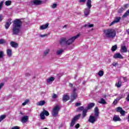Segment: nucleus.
Here are the masks:
<instances>
[{
	"instance_id": "nucleus-1",
	"label": "nucleus",
	"mask_w": 129,
	"mask_h": 129,
	"mask_svg": "<svg viewBox=\"0 0 129 129\" xmlns=\"http://www.w3.org/2000/svg\"><path fill=\"white\" fill-rule=\"evenodd\" d=\"M22 29V21L19 19L15 20L13 22L12 33L13 35L18 36L21 32Z\"/></svg>"
},
{
	"instance_id": "nucleus-2",
	"label": "nucleus",
	"mask_w": 129,
	"mask_h": 129,
	"mask_svg": "<svg viewBox=\"0 0 129 129\" xmlns=\"http://www.w3.org/2000/svg\"><path fill=\"white\" fill-rule=\"evenodd\" d=\"M99 116V111L98 110V108L97 107H96L94 109V116L91 115L89 117L88 121H89V122H90V123H95Z\"/></svg>"
},
{
	"instance_id": "nucleus-3",
	"label": "nucleus",
	"mask_w": 129,
	"mask_h": 129,
	"mask_svg": "<svg viewBox=\"0 0 129 129\" xmlns=\"http://www.w3.org/2000/svg\"><path fill=\"white\" fill-rule=\"evenodd\" d=\"M103 36L105 39H106V38H112L113 36V29L109 28L104 30Z\"/></svg>"
},
{
	"instance_id": "nucleus-4",
	"label": "nucleus",
	"mask_w": 129,
	"mask_h": 129,
	"mask_svg": "<svg viewBox=\"0 0 129 129\" xmlns=\"http://www.w3.org/2000/svg\"><path fill=\"white\" fill-rule=\"evenodd\" d=\"M86 6L88 8H85L84 10V16L86 17H88L90 14V9H91V7H92L91 5V0H88Z\"/></svg>"
},
{
	"instance_id": "nucleus-5",
	"label": "nucleus",
	"mask_w": 129,
	"mask_h": 129,
	"mask_svg": "<svg viewBox=\"0 0 129 129\" xmlns=\"http://www.w3.org/2000/svg\"><path fill=\"white\" fill-rule=\"evenodd\" d=\"M79 37H80V34H78L77 35L73 36L71 38H69L68 39H67V46H70V45H72V44L74 43V41H75L76 39L78 38H79Z\"/></svg>"
},
{
	"instance_id": "nucleus-6",
	"label": "nucleus",
	"mask_w": 129,
	"mask_h": 129,
	"mask_svg": "<svg viewBox=\"0 0 129 129\" xmlns=\"http://www.w3.org/2000/svg\"><path fill=\"white\" fill-rule=\"evenodd\" d=\"M60 111V105H55L52 109V115L54 116V117H56V116H58V113H59V111Z\"/></svg>"
},
{
	"instance_id": "nucleus-7",
	"label": "nucleus",
	"mask_w": 129,
	"mask_h": 129,
	"mask_svg": "<svg viewBox=\"0 0 129 129\" xmlns=\"http://www.w3.org/2000/svg\"><path fill=\"white\" fill-rule=\"evenodd\" d=\"M75 91H76V89L75 88L74 89L73 93L71 94V100L70 102H73V101H74V100L77 98V96H78V95H77V93L75 92Z\"/></svg>"
},
{
	"instance_id": "nucleus-8",
	"label": "nucleus",
	"mask_w": 129,
	"mask_h": 129,
	"mask_svg": "<svg viewBox=\"0 0 129 129\" xmlns=\"http://www.w3.org/2000/svg\"><path fill=\"white\" fill-rule=\"evenodd\" d=\"M45 115L48 116L49 115V112L47 110H44L40 113V118L41 119H45Z\"/></svg>"
},
{
	"instance_id": "nucleus-9",
	"label": "nucleus",
	"mask_w": 129,
	"mask_h": 129,
	"mask_svg": "<svg viewBox=\"0 0 129 129\" xmlns=\"http://www.w3.org/2000/svg\"><path fill=\"white\" fill-rule=\"evenodd\" d=\"M59 44L61 46L67 45V39L66 38H61L59 40Z\"/></svg>"
},
{
	"instance_id": "nucleus-10",
	"label": "nucleus",
	"mask_w": 129,
	"mask_h": 129,
	"mask_svg": "<svg viewBox=\"0 0 129 129\" xmlns=\"http://www.w3.org/2000/svg\"><path fill=\"white\" fill-rule=\"evenodd\" d=\"M28 120L29 116L27 115H25L21 117V121L23 123H26V122H28Z\"/></svg>"
},
{
	"instance_id": "nucleus-11",
	"label": "nucleus",
	"mask_w": 129,
	"mask_h": 129,
	"mask_svg": "<svg viewBox=\"0 0 129 129\" xmlns=\"http://www.w3.org/2000/svg\"><path fill=\"white\" fill-rule=\"evenodd\" d=\"M11 25H12V19H9L8 20V21L6 22V24L5 25V28L6 30H8V29L10 28Z\"/></svg>"
},
{
	"instance_id": "nucleus-12",
	"label": "nucleus",
	"mask_w": 129,
	"mask_h": 129,
	"mask_svg": "<svg viewBox=\"0 0 129 129\" xmlns=\"http://www.w3.org/2000/svg\"><path fill=\"white\" fill-rule=\"evenodd\" d=\"M31 2L35 6H40L42 4V1L41 0H32Z\"/></svg>"
},
{
	"instance_id": "nucleus-13",
	"label": "nucleus",
	"mask_w": 129,
	"mask_h": 129,
	"mask_svg": "<svg viewBox=\"0 0 129 129\" xmlns=\"http://www.w3.org/2000/svg\"><path fill=\"white\" fill-rule=\"evenodd\" d=\"M49 27V23H46L45 24L42 25L39 27V30H46Z\"/></svg>"
},
{
	"instance_id": "nucleus-14",
	"label": "nucleus",
	"mask_w": 129,
	"mask_h": 129,
	"mask_svg": "<svg viewBox=\"0 0 129 129\" xmlns=\"http://www.w3.org/2000/svg\"><path fill=\"white\" fill-rule=\"evenodd\" d=\"M114 58L115 59H123V56L119 53H116L114 54Z\"/></svg>"
},
{
	"instance_id": "nucleus-15",
	"label": "nucleus",
	"mask_w": 129,
	"mask_h": 129,
	"mask_svg": "<svg viewBox=\"0 0 129 129\" xmlns=\"http://www.w3.org/2000/svg\"><path fill=\"white\" fill-rule=\"evenodd\" d=\"M121 98H123V95H120L118 98L115 99L113 102L114 105H116V104L119 101L120 99H121Z\"/></svg>"
},
{
	"instance_id": "nucleus-16",
	"label": "nucleus",
	"mask_w": 129,
	"mask_h": 129,
	"mask_svg": "<svg viewBox=\"0 0 129 129\" xmlns=\"http://www.w3.org/2000/svg\"><path fill=\"white\" fill-rule=\"evenodd\" d=\"M70 97H69V95H68V94H66L63 95L62 100L63 101H64V102H66V101H68L69 100Z\"/></svg>"
},
{
	"instance_id": "nucleus-17",
	"label": "nucleus",
	"mask_w": 129,
	"mask_h": 129,
	"mask_svg": "<svg viewBox=\"0 0 129 129\" xmlns=\"http://www.w3.org/2000/svg\"><path fill=\"white\" fill-rule=\"evenodd\" d=\"M10 45L11 47H12L13 48H18V46H19L18 43L15 42L14 41H11L10 42Z\"/></svg>"
},
{
	"instance_id": "nucleus-18",
	"label": "nucleus",
	"mask_w": 129,
	"mask_h": 129,
	"mask_svg": "<svg viewBox=\"0 0 129 129\" xmlns=\"http://www.w3.org/2000/svg\"><path fill=\"white\" fill-rule=\"evenodd\" d=\"M6 52L8 57H12V55L13 54V50H12V49H8Z\"/></svg>"
},
{
	"instance_id": "nucleus-19",
	"label": "nucleus",
	"mask_w": 129,
	"mask_h": 129,
	"mask_svg": "<svg viewBox=\"0 0 129 129\" xmlns=\"http://www.w3.org/2000/svg\"><path fill=\"white\" fill-rule=\"evenodd\" d=\"M120 52L121 53H126L127 52L126 47L125 46H121Z\"/></svg>"
},
{
	"instance_id": "nucleus-20",
	"label": "nucleus",
	"mask_w": 129,
	"mask_h": 129,
	"mask_svg": "<svg viewBox=\"0 0 129 129\" xmlns=\"http://www.w3.org/2000/svg\"><path fill=\"white\" fill-rule=\"evenodd\" d=\"M114 121H120L121 119L119 117V116L115 115L113 117Z\"/></svg>"
},
{
	"instance_id": "nucleus-21",
	"label": "nucleus",
	"mask_w": 129,
	"mask_h": 129,
	"mask_svg": "<svg viewBox=\"0 0 129 129\" xmlns=\"http://www.w3.org/2000/svg\"><path fill=\"white\" fill-rule=\"evenodd\" d=\"M63 52H64V50L62 49H60L56 51V54L57 55V56H60V55H62Z\"/></svg>"
},
{
	"instance_id": "nucleus-22",
	"label": "nucleus",
	"mask_w": 129,
	"mask_h": 129,
	"mask_svg": "<svg viewBox=\"0 0 129 129\" xmlns=\"http://www.w3.org/2000/svg\"><path fill=\"white\" fill-rule=\"evenodd\" d=\"M49 52H50V49L49 48L46 49L44 51L43 56L44 57L46 56L49 54Z\"/></svg>"
},
{
	"instance_id": "nucleus-23",
	"label": "nucleus",
	"mask_w": 129,
	"mask_h": 129,
	"mask_svg": "<svg viewBox=\"0 0 129 129\" xmlns=\"http://www.w3.org/2000/svg\"><path fill=\"white\" fill-rule=\"evenodd\" d=\"M55 80V78L54 77H50L46 80L47 83H52L53 81Z\"/></svg>"
},
{
	"instance_id": "nucleus-24",
	"label": "nucleus",
	"mask_w": 129,
	"mask_h": 129,
	"mask_svg": "<svg viewBox=\"0 0 129 129\" xmlns=\"http://www.w3.org/2000/svg\"><path fill=\"white\" fill-rule=\"evenodd\" d=\"M94 26V25L93 24H90V23H87L85 24L84 27L85 28H92Z\"/></svg>"
},
{
	"instance_id": "nucleus-25",
	"label": "nucleus",
	"mask_w": 129,
	"mask_h": 129,
	"mask_svg": "<svg viewBox=\"0 0 129 129\" xmlns=\"http://www.w3.org/2000/svg\"><path fill=\"white\" fill-rule=\"evenodd\" d=\"M80 116H81V114H79L76 115L73 119H74L76 121H77V120L80 118Z\"/></svg>"
},
{
	"instance_id": "nucleus-26",
	"label": "nucleus",
	"mask_w": 129,
	"mask_h": 129,
	"mask_svg": "<svg viewBox=\"0 0 129 129\" xmlns=\"http://www.w3.org/2000/svg\"><path fill=\"white\" fill-rule=\"evenodd\" d=\"M45 103H46L45 101H40L37 103V105H38V106H42V105H44Z\"/></svg>"
},
{
	"instance_id": "nucleus-27",
	"label": "nucleus",
	"mask_w": 129,
	"mask_h": 129,
	"mask_svg": "<svg viewBox=\"0 0 129 129\" xmlns=\"http://www.w3.org/2000/svg\"><path fill=\"white\" fill-rule=\"evenodd\" d=\"M95 105V104L94 103H91L89 104L87 109L88 110L92 108V107H93V106H94Z\"/></svg>"
},
{
	"instance_id": "nucleus-28",
	"label": "nucleus",
	"mask_w": 129,
	"mask_h": 129,
	"mask_svg": "<svg viewBox=\"0 0 129 129\" xmlns=\"http://www.w3.org/2000/svg\"><path fill=\"white\" fill-rule=\"evenodd\" d=\"M119 21H120V17H115L113 21V24L119 23Z\"/></svg>"
},
{
	"instance_id": "nucleus-29",
	"label": "nucleus",
	"mask_w": 129,
	"mask_h": 129,
	"mask_svg": "<svg viewBox=\"0 0 129 129\" xmlns=\"http://www.w3.org/2000/svg\"><path fill=\"white\" fill-rule=\"evenodd\" d=\"M87 110H88V109H85L83 110V117L84 118L85 116H86V113H87Z\"/></svg>"
},
{
	"instance_id": "nucleus-30",
	"label": "nucleus",
	"mask_w": 129,
	"mask_h": 129,
	"mask_svg": "<svg viewBox=\"0 0 129 129\" xmlns=\"http://www.w3.org/2000/svg\"><path fill=\"white\" fill-rule=\"evenodd\" d=\"M115 86L118 88H119L121 86V81L119 80L118 82L115 84Z\"/></svg>"
},
{
	"instance_id": "nucleus-31",
	"label": "nucleus",
	"mask_w": 129,
	"mask_h": 129,
	"mask_svg": "<svg viewBox=\"0 0 129 129\" xmlns=\"http://www.w3.org/2000/svg\"><path fill=\"white\" fill-rule=\"evenodd\" d=\"M76 122V121H75V120H74V119H72L70 123V126L71 127H73V126H74V124H75Z\"/></svg>"
},
{
	"instance_id": "nucleus-32",
	"label": "nucleus",
	"mask_w": 129,
	"mask_h": 129,
	"mask_svg": "<svg viewBox=\"0 0 129 129\" xmlns=\"http://www.w3.org/2000/svg\"><path fill=\"white\" fill-rule=\"evenodd\" d=\"M29 102H30V100L29 99L25 100L24 103H22L23 106H25V105H27V104H28Z\"/></svg>"
},
{
	"instance_id": "nucleus-33",
	"label": "nucleus",
	"mask_w": 129,
	"mask_h": 129,
	"mask_svg": "<svg viewBox=\"0 0 129 129\" xmlns=\"http://www.w3.org/2000/svg\"><path fill=\"white\" fill-rule=\"evenodd\" d=\"M82 110H84V107L83 106L79 107L77 109V111L78 112L82 111Z\"/></svg>"
},
{
	"instance_id": "nucleus-34",
	"label": "nucleus",
	"mask_w": 129,
	"mask_h": 129,
	"mask_svg": "<svg viewBox=\"0 0 129 129\" xmlns=\"http://www.w3.org/2000/svg\"><path fill=\"white\" fill-rule=\"evenodd\" d=\"M99 103H101L102 104H105L106 103V102L105 101V100L103 98H101L100 101H99Z\"/></svg>"
},
{
	"instance_id": "nucleus-35",
	"label": "nucleus",
	"mask_w": 129,
	"mask_h": 129,
	"mask_svg": "<svg viewBox=\"0 0 129 129\" xmlns=\"http://www.w3.org/2000/svg\"><path fill=\"white\" fill-rule=\"evenodd\" d=\"M127 16H129V10H127L122 16V18H126Z\"/></svg>"
},
{
	"instance_id": "nucleus-36",
	"label": "nucleus",
	"mask_w": 129,
	"mask_h": 129,
	"mask_svg": "<svg viewBox=\"0 0 129 129\" xmlns=\"http://www.w3.org/2000/svg\"><path fill=\"white\" fill-rule=\"evenodd\" d=\"M103 74H104V73L103 71H99L98 73V75L100 77L103 76Z\"/></svg>"
},
{
	"instance_id": "nucleus-37",
	"label": "nucleus",
	"mask_w": 129,
	"mask_h": 129,
	"mask_svg": "<svg viewBox=\"0 0 129 129\" xmlns=\"http://www.w3.org/2000/svg\"><path fill=\"white\" fill-rule=\"evenodd\" d=\"M6 40L4 39H0V44L3 45V44H6Z\"/></svg>"
},
{
	"instance_id": "nucleus-38",
	"label": "nucleus",
	"mask_w": 129,
	"mask_h": 129,
	"mask_svg": "<svg viewBox=\"0 0 129 129\" xmlns=\"http://www.w3.org/2000/svg\"><path fill=\"white\" fill-rule=\"evenodd\" d=\"M6 6H11L12 5V1H7L5 2Z\"/></svg>"
},
{
	"instance_id": "nucleus-39",
	"label": "nucleus",
	"mask_w": 129,
	"mask_h": 129,
	"mask_svg": "<svg viewBox=\"0 0 129 129\" xmlns=\"http://www.w3.org/2000/svg\"><path fill=\"white\" fill-rule=\"evenodd\" d=\"M58 6V4H53L52 5H51L50 7L51 8V9H56V8H57Z\"/></svg>"
},
{
	"instance_id": "nucleus-40",
	"label": "nucleus",
	"mask_w": 129,
	"mask_h": 129,
	"mask_svg": "<svg viewBox=\"0 0 129 129\" xmlns=\"http://www.w3.org/2000/svg\"><path fill=\"white\" fill-rule=\"evenodd\" d=\"M6 118V115H2L0 116V122Z\"/></svg>"
},
{
	"instance_id": "nucleus-41",
	"label": "nucleus",
	"mask_w": 129,
	"mask_h": 129,
	"mask_svg": "<svg viewBox=\"0 0 129 129\" xmlns=\"http://www.w3.org/2000/svg\"><path fill=\"white\" fill-rule=\"evenodd\" d=\"M122 110V108L120 107H118L116 108V111L117 112H120L121 111V110Z\"/></svg>"
},
{
	"instance_id": "nucleus-42",
	"label": "nucleus",
	"mask_w": 129,
	"mask_h": 129,
	"mask_svg": "<svg viewBox=\"0 0 129 129\" xmlns=\"http://www.w3.org/2000/svg\"><path fill=\"white\" fill-rule=\"evenodd\" d=\"M120 113L121 114V115L123 116L125 114V111L122 110L120 112Z\"/></svg>"
},
{
	"instance_id": "nucleus-43",
	"label": "nucleus",
	"mask_w": 129,
	"mask_h": 129,
	"mask_svg": "<svg viewBox=\"0 0 129 129\" xmlns=\"http://www.w3.org/2000/svg\"><path fill=\"white\" fill-rule=\"evenodd\" d=\"M3 7H4V1H2L0 2V10L3 9Z\"/></svg>"
},
{
	"instance_id": "nucleus-44",
	"label": "nucleus",
	"mask_w": 129,
	"mask_h": 129,
	"mask_svg": "<svg viewBox=\"0 0 129 129\" xmlns=\"http://www.w3.org/2000/svg\"><path fill=\"white\" fill-rule=\"evenodd\" d=\"M48 36V34H40L39 35V37L40 38H44L45 37H47Z\"/></svg>"
},
{
	"instance_id": "nucleus-45",
	"label": "nucleus",
	"mask_w": 129,
	"mask_h": 129,
	"mask_svg": "<svg viewBox=\"0 0 129 129\" xmlns=\"http://www.w3.org/2000/svg\"><path fill=\"white\" fill-rule=\"evenodd\" d=\"M52 98H53V99H55L57 98V97H58V95H57V94H53V95L52 96Z\"/></svg>"
},
{
	"instance_id": "nucleus-46",
	"label": "nucleus",
	"mask_w": 129,
	"mask_h": 129,
	"mask_svg": "<svg viewBox=\"0 0 129 129\" xmlns=\"http://www.w3.org/2000/svg\"><path fill=\"white\" fill-rule=\"evenodd\" d=\"M117 49V45H115L113 46V51L114 52V51H116V50Z\"/></svg>"
},
{
	"instance_id": "nucleus-47",
	"label": "nucleus",
	"mask_w": 129,
	"mask_h": 129,
	"mask_svg": "<svg viewBox=\"0 0 129 129\" xmlns=\"http://www.w3.org/2000/svg\"><path fill=\"white\" fill-rule=\"evenodd\" d=\"M4 57V51H0V58Z\"/></svg>"
},
{
	"instance_id": "nucleus-48",
	"label": "nucleus",
	"mask_w": 129,
	"mask_h": 129,
	"mask_svg": "<svg viewBox=\"0 0 129 129\" xmlns=\"http://www.w3.org/2000/svg\"><path fill=\"white\" fill-rule=\"evenodd\" d=\"M11 129H20V127L18 126H15L12 127Z\"/></svg>"
},
{
	"instance_id": "nucleus-49",
	"label": "nucleus",
	"mask_w": 129,
	"mask_h": 129,
	"mask_svg": "<svg viewBox=\"0 0 129 129\" xmlns=\"http://www.w3.org/2000/svg\"><path fill=\"white\" fill-rule=\"evenodd\" d=\"M79 126H80V124H79V123H77V124L75 126V127L76 128H79Z\"/></svg>"
},
{
	"instance_id": "nucleus-50",
	"label": "nucleus",
	"mask_w": 129,
	"mask_h": 129,
	"mask_svg": "<svg viewBox=\"0 0 129 129\" xmlns=\"http://www.w3.org/2000/svg\"><path fill=\"white\" fill-rule=\"evenodd\" d=\"M76 106H80V105H81V103H76L75 104Z\"/></svg>"
},
{
	"instance_id": "nucleus-51",
	"label": "nucleus",
	"mask_w": 129,
	"mask_h": 129,
	"mask_svg": "<svg viewBox=\"0 0 129 129\" xmlns=\"http://www.w3.org/2000/svg\"><path fill=\"white\" fill-rule=\"evenodd\" d=\"M4 83H1L0 84V90L2 89V88L3 87V86H4Z\"/></svg>"
},
{
	"instance_id": "nucleus-52",
	"label": "nucleus",
	"mask_w": 129,
	"mask_h": 129,
	"mask_svg": "<svg viewBox=\"0 0 129 129\" xmlns=\"http://www.w3.org/2000/svg\"><path fill=\"white\" fill-rule=\"evenodd\" d=\"M4 19V17H3V15H0V22H2L3 20Z\"/></svg>"
},
{
	"instance_id": "nucleus-53",
	"label": "nucleus",
	"mask_w": 129,
	"mask_h": 129,
	"mask_svg": "<svg viewBox=\"0 0 129 129\" xmlns=\"http://www.w3.org/2000/svg\"><path fill=\"white\" fill-rule=\"evenodd\" d=\"M86 0H79V3H85Z\"/></svg>"
},
{
	"instance_id": "nucleus-54",
	"label": "nucleus",
	"mask_w": 129,
	"mask_h": 129,
	"mask_svg": "<svg viewBox=\"0 0 129 129\" xmlns=\"http://www.w3.org/2000/svg\"><path fill=\"white\" fill-rule=\"evenodd\" d=\"M126 101H129V94L127 95V97L126 98Z\"/></svg>"
},
{
	"instance_id": "nucleus-55",
	"label": "nucleus",
	"mask_w": 129,
	"mask_h": 129,
	"mask_svg": "<svg viewBox=\"0 0 129 129\" xmlns=\"http://www.w3.org/2000/svg\"><path fill=\"white\" fill-rule=\"evenodd\" d=\"M30 75H31V74H30L29 73H26L25 74V76H30Z\"/></svg>"
},
{
	"instance_id": "nucleus-56",
	"label": "nucleus",
	"mask_w": 129,
	"mask_h": 129,
	"mask_svg": "<svg viewBox=\"0 0 129 129\" xmlns=\"http://www.w3.org/2000/svg\"><path fill=\"white\" fill-rule=\"evenodd\" d=\"M127 7H128V4H126V5H124V8H125V9H126V8H127Z\"/></svg>"
},
{
	"instance_id": "nucleus-57",
	"label": "nucleus",
	"mask_w": 129,
	"mask_h": 129,
	"mask_svg": "<svg viewBox=\"0 0 129 129\" xmlns=\"http://www.w3.org/2000/svg\"><path fill=\"white\" fill-rule=\"evenodd\" d=\"M116 35V33L115 31L114 30V31H113V37H115Z\"/></svg>"
},
{
	"instance_id": "nucleus-58",
	"label": "nucleus",
	"mask_w": 129,
	"mask_h": 129,
	"mask_svg": "<svg viewBox=\"0 0 129 129\" xmlns=\"http://www.w3.org/2000/svg\"><path fill=\"white\" fill-rule=\"evenodd\" d=\"M69 86H70V87H73V84H72L71 83H70L69 84Z\"/></svg>"
},
{
	"instance_id": "nucleus-59",
	"label": "nucleus",
	"mask_w": 129,
	"mask_h": 129,
	"mask_svg": "<svg viewBox=\"0 0 129 129\" xmlns=\"http://www.w3.org/2000/svg\"><path fill=\"white\" fill-rule=\"evenodd\" d=\"M117 65H118V63L117 62H116V63L113 65V66H115V67L117 66Z\"/></svg>"
},
{
	"instance_id": "nucleus-60",
	"label": "nucleus",
	"mask_w": 129,
	"mask_h": 129,
	"mask_svg": "<svg viewBox=\"0 0 129 129\" xmlns=\"http://www.w3.org/2000/svg\"><path fill=\"white\" fill-rule=\"evenodd\" d=\"M112 25H113V22H112L111 23V24H110L109 26H110V27H111V26H112Z\"/></svg>"
},
{
	"instance_id": "nucleus-61",
	"label": "nucleus",
	"mask_w": 129,
	"mask_h": 129,
	"mask_svg": "<svg viewBox=\"0 0 129 129\" xmlns=\"http://www.w3.org/2000/svg\"><path fill=\"white\" fill-rule=\"evenodd\" d=\"M127 34L129 35V29L126 30Z\"/></svg>"
},
{
	"instance_id": "nucleus-62",
	"label": "nucleus",
	"mask_w": 129,
	"mask_h": 129,
	"mask_svg": "<svg viewBox=\"0 0 129 129\" xmlns=\"http://www.w3.org/2000/svg\"><path fill=\"white\" fill-rule=\"evenodd\" d=\"M111 51L112 52H113V46H112L111 47Z\"/></svg>"
},
{
	"instance_id": "nucleus-63",
	"label": "nucleus",
	"mask_w": 129,
	"mask_h": 129,
	"mask_svg": "<svg viewBox=\"0 0 129 129\" xmlns=\"http://www.w3.org/2000/svg\"><path fill=\"white\" fill-rule=\"evenodd\" d=\"M20 114H22V115H24V113L21 112H20Z\"/></svg>"
},
{
	"instance_id": "nucleus-64",
	"label": "nucleus",
	"mask_w": 129,
	"mask_h": 129,
	"mask_svg": "<svg viewBox=\"0 0 129 129\" xmlns=\"http://www.w3.org/2000/svg\"><path fill=\"white\" fill-rule=\"evenodd\" d=\"M123 78V79H124V80L125 81H126V79L125 78Z\"/></svg>"
}]
</instances>
